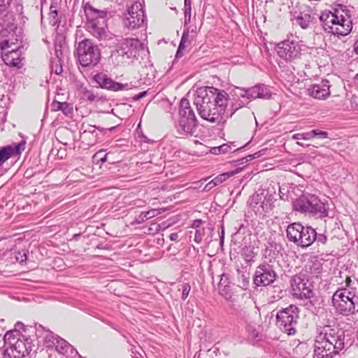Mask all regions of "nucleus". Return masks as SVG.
Returning a JSON list of instances; mask_svg holds the SVG:
<instances>
[{"instance_id": "13", "label": "nucleus", "mask_w": 358, "mask_h": 358, "mask_svg": "<svg viewBox=\"0 0 358 358\" xmlns=\"http://www.w3.org/2000/svg\"><path fill=\"white\" fill-rule=\"evenodd\" d=\"M324 343L329 344L336 350V354L344 348V335L343 332L336 331L333 329H328L324 333L320 334L317 337Z\"/></svg>"}, {"instance_id": "12", "label": "nucleus", "mask_w": 358, "mask_h": 358, "mask_svg": "<svg viewBox=\"0 0 358 358\" xmlns=\"http://www.w3.org/2000/svg\"><path fill=\"white\" fill-rule=\"evenodd\" d=\"M275 50L278 55L286 62H292L301 55L300 45L293 41L287 40L279 43L275 47Z\"/></svg>"}, {"instance_id": "40", "label": "nucleus", "mask_w": 358, "mask_h": 358, "mask_svg": "<svg viewBox=\"0 0 358 358\" xmlns=\"http://www.w3.org/2000/svg\"><path fill=\"white\" fill-rule=\"evenodd\" d=\"M351 107L354 110H358V96L353 95L350 99Z\"/></svg>"}, {"instance_id": "7", "label": "nucleus", "mask_w": 358, "mask_h": 358, "mask_svg": "<svg viewBox=\"0 0 358 358\" xmlns=\"http://www.w3.org/2000/svg\"><path fill=\"white\" fill-rule=\"evenodd\" d=\"M123 23L129 29H139L146 24L144 6L141 2L135 1L128 7L124 14Z\"/></svg>"}, {"instance_id": "9", "label": "nucleus", "mask_w": 358, "mask_h": 358, "mask_svg": "<svg viewBox=\"0 0 358 358\" xmlns=\"http://www.w3.org/2000/svg\"><path fill=\"white\" fill-rule=\"evenodd\" d=\"M350 292L346 290H338L332 296V303L335 309L341 314L348 315L353 313L358 297L350 296Z\"/></svg>"}, {"instance_id": "55", "label": "nucleus", "mask_w": 358, "mask_h": 358, "mask_svg": "<svg viewBox=\"0 0 358 358\" xmlns=\"http://www.w3.org/2000/svg\"><path fill=\"white\" fill-rule=\"evenodd\" d=\"M136 358H138V357H136Z\"/></svg>"}, {"instance_id": "37", "label": "nucleus", "mask_w": 358, "mask_h": 358, "mask_svg": "<svg viewBox=\"0 0 358 358\" xmlns=\"http://www.w3.org/2000/svg\"><path fill=\"white\" fill-rule=\"evenodd\" d=\"M190 289H191V286L189 283H183L181 285L182 299L183 300H185L187 298L189 293L190 292Z\"/></svg>"}, {"instance_id": "24", "label": "nucleus", "mask_w": 358, "mask_h": 358, "mask_svg": "<svg viewBox=\"0 0 358 358\" xmlns=\"http://www.w3.org/2000/svg\"><path fill=\"white\" fill-rule=\"evenodd\" d=\"M53 348H55V349L62 354H66L69 352V350H72V346L59 336Z\"/></svg>"}, {"instance_id": "6", "label": "nucleus", "mask_w": 358, "mask_h": 358, "mask_svg": "<svg viewBox=\"0 0 358 358\" xmlns=\"http://www.w3.org/2000/svg\"><path fill=\"white\" fill-rule=\"evenodd\" d=\"M343 89L342 82L331 84L329 80H322L320 83L310 85L307 88V92L309 96L314 99H326L330 95L338 96Z\"/></svg>"}, {"instance_id": "14", "label": "nucleus", "mask_w": 358, "mask_h": 358, "mask_svg": "<svg viewBox=\"0 0 358 358\" xmlns=\"http://www.w3.org/2000/svg\"><path fill=\"white\" fill-rule=\"evenodd\" d=\"M94 80L101 88L109 90L114 92L125 90L129 89L128 84H122L114 81L106 74L98 73L94 76Z\"/></svg>"}, {"instance_id": "11", "label": "nucleus", "mask_w": 358, "mask_h": 358, "mask_svg": "<svg viewBox=\"0 0 358 358\" xmlns=\"http://www.w3.org/2000/svg\"><path fill=\"white\" fill-rule=\"evenodd\" d=\"M293 295L297 299H309L313 296V285L309 282L306 274L295 275L291 280Z\"/></svg>"}, {"instance_id": "34", "label": "nucleus", "mask_w": 358, "mask_h": 358, "mask_svg": "<svg viewBox=\"0 0 358 358\" xmlns=\"http://www.w3.org/2000/svg\"><path fill=\"white\" fill-rule=\"evenodd\" d=\"M312 134H311V131H308V132H305V133H298V134H295L292 136V138L294 139V140H300V139H303V140H310L312 139Z\"/></svg>"}, {"instance_id": "35", "label": "nucleus", "mask_w": 358, "mask_h": 358, "mask_svg": "<svg viewBox=\"0 0 358 358\" xmlns=\"http://www.w3.org/2000/svg\"><path fill=\"white\" fill-rule=\"evenodd\" d=\"M155 216V210H151L146 212H143L139 216L140 221H146L151 217Z\"/></svg>"}, {"instance_id": "28", "label": "nucleus", "mask_w": 358, "mask_h": 358, "mask_svg": "<svg viewBox=\"0 0 358 358\" xmlns=\"http://www.w3.org/2000/svg\"><path fill=\"white\" fill-rule=\"evenodd\" d=\"M257 317H258L257 312L255 309L249 313L245 311L243 315V319L248 327H251V325L255 322V319Z\"/></svg>"}, {"instance_id": "39", "label": "nucleus", "mask_w": 358, "mask_h": 358, "mask_svg": "<svg viewBox=\"0 0 358 358\" xmlns=\"http://www.w3.org/2000/svg\"><path fill=\"white\" fill-rule=\"evenodd\" d=\"M11 0H0V11H5L10 4Z\"/></svg>"}, {"instance_id": "18", "label": "nucleus", "mask_w": 358, "mask_h": 358, "mask_svg": "<svg viewBox=\"0 0 358 358\" xmlns=\"http://www.w3.org/2000/svg\"><path fill=\"white\" fill-rule=\"evenodd\" d=\"M275 280V273L268 269L258 268L254 278V282L257 286H266L273 282Z\"/></svg>"}, {"instance_id": "33", "label": "nucleus", "mask_w": 358, "mask_h": 358, "mask_svg": "<svg viewBox=\"0 0 358 358\" xmlns=\"http://www.w3.org/2000/svg\"><path fill=\"white\" fill-rule=\"evenodd\" d=\"M107 156L108 154H106L102 150H100L93 156V161L94 162H96L97 164H103L106 162Z\"/></svg>"}, {"instance_id": "38", "label": "nucleus", "mask_w": 358, "mask_h": 358, "mask_svg": "<svg viewBox=\"0 0 358 358\" xmlns=\"http://www.w3.org/2000/svg\"><path fill=\"white\" fill-rule=\"evenodd\" d=\"M62 44L61 42L59 43H56L55 44V55L57 57V59L61 60V57L62 56Z\"/></svg>"}, {"instance_id": "27", "label": "nucleus", "mask_w": 358, "mask_h": 358, "mask_svg": "<svg viewBox=\"0 0 358 358\" xmlns=\"http://www.w3.org/2000/svg\"><path fill=\"white\" fill-rule=\"evenodd\" d=\"M92 34L99 38L102 39L106 36V31L103 27H98L95 23H91L89 27Z\"/></svg>"}, {"instance_id": "3", "label": "nucleus", "mask_w": 358, "mask_h": 358, "mask_svg": "<svg viewBox=\"0 0 358 358\" xmlns=\"http://www.w3.org/2000/svg\"><path fill=\"white\" fill-rule=\"evenodd\" d=\"M76 54L80 64L85 67H94L101 59V50L90 39H83L78 43Z\"/></svg>"}, {"instance_id": "48", "label": "nucleus", "mask_w": 358, "mask_h": 358, "mask_svg": "<svg viewBox=\"0 0 358 358\" xmlns=\"http://www.w3.org/2000/svg\"><path fill=\"white\" fill-rule=\"evenodd\" d=\"M345 282V285L346 286H350V283L352 282L350 277V276H347Z\"/></svg>"}, {"instance_id": "26", "label": "nucleus", "mask_w": 358, "mask_h": 358, "mask_svg": "<svg viewBox=\"0 0 358 358\" xmlns=\"http://www.w3.org/2000/svg\"><path fill=\"white\" fill-rule=\"evenodd\" d=\"M10 331H17L19 334L26 335L27 333L36 331V327L32 326L25 327L23 323L17 322L15 325V329Z\"/></svg>"}, {"instance_id": "45", "label": "nucleus", "mask_w": 358, "mask_h": 358, "mask_svg": "<svg viewBox=\"0 0 358 358\" xmlns=\"http://www.w3.org/2000/svg\"><path fill=\"white\" fill-rule=\"evenodd\" d=\"M50 15L55 14V16H57L58 12H57V10L56 8V6H54L53 5H51L50 8Z\"/></svg>"}, {"instance_id": "16", "label": "nucleus", "mask_w": 358, "mask_h": 358, "mask_svg": "<svg viewBox=\"0 0 358 358\" xmlns=\"http://www.w3.org/2000/svg\"><path fill=\"white\" fill-rule=\"evenodd\" d=\"M336 355V350H334V347L324 343L317 338L315 343L314 358H333Z\"/></svg>"}, {"instance_id": "23", "label": "nucleus", "mask_w": 358, "mask_h": 358, "mask_svg": "<svg viewBox=\"0 0 358 358\" xmlns=\"http://www.w3.org/2000/svg\"><path fill=\"white\" fill-rule=\"evenodd\" d=\"M321 269V265L319 262L315 261V262H308L305 266V270L306 274H313V275H315L317 277L318 274L320 273V271Z\"/></svg>"}, {"instance_id": "22", "label": "nucleus", "mask_w": 358, "mask_h": 358, "mask_svg": "<svg viewBox=\"0 0 358 358\" xmlns=\"http://www.w3.org/2000/svg\"><path fill=\"white\" fill-rule=\"evenodd\" d=\"M243 171V168L238 167L234 171H229L227 173H221L215 177L211 181H210L206 186H210V188L219 185L223 182L226 181L230 177L235 176L237 173H241Z\"/></svg>"}, {"instance_id": "10", "label": "nucleus", "mask_w": 358, "mask_h": 358, "mask_svg": "<svg viewBox=\"0 0 358 358\" xmlns=\"http://www.w3.org/2000/svg\"><path fill=\"white\" fill-rule=\"evenodd\" d=\"M142 46V43L136 38L123 39L117 44L112 56L117 55L127 59L137 58L139 51L143 49Z\"/></svg>"}, {"instance_id": "4", "label": "nucleus", "mask_w": 358, "mask_h": 358, "mask_svg": "<svg viewBox=\"0 0 358 358\" xmlns=\"http://www.w3.org/2000/svg\"><path fill=\"white\" fill-rule=\"evenodd\" d=\"M196 127V119L187 99H182L180 103L178 131L182 136L192 135Z\"/></svg>"}, {"instance_id": "42", "label": "nucleus", "mask_w": 358, "mask_h": 358, "mask_svg": "<svg viewBox=\"0 0 358 358\" xmlns=\"http://www.w3.org/2000/svg\"><path fill=\"white\" fill-rule=\"evenodd\" d=\"M23 254L21 255V252H19L18 255L21 256V257H19L18 256L16 257V259L17 261H19L20 263H23L25 262L27 259V252L24 251H22Z\"/></svg>"}, {"instance_id": "32", "label": "nucleus", "mask_w": 358, "mask_h": 358, "mask_svg": "<svg viewBox=\"0 0 358 358\" xmlns=\"http://www.w3.org/2000/svg\"><path fill=\"white\" fill-rule=\"evenodd\" d=\"M51 73H54L56 75H59L62 73L63 69L62 66L60 63V60L57 59V61H51V66H50Z\"/></svg>"}, {"instance_id": "25", "label": "nucleus", "mask_w": 358, "mask_h": 358, "mask_svg": "<svg viewBox=\"0 0 358 358\" xmlns=\"http://www.w3.org/2000/svg\"><path fill=\"white\" fill-rule=\"evenodd\" d=\"M54 107L55 110H62L66 116H70L73 113V107L67 102H56Z\"/></svg>"}, {"instance_id": "19", "label": "nucleus", "mask_w": 358, "mask_h": 358, "mask_svg": "<svg viewBox=\"0 0 358 358\" xmlns=\"http://www.w3.org/2000/svg\"><path fill=\"white\" fill-rule=\"evenodd\" d=\"M36 336L38 338H43L44 343L48 348H53L59 336L48 329H45L42 325L36 327Z\"/></svg>"}, {"instance_id": "49", "label": "nucleus", "mask_w": 358, "mask_h": 358, "mask_svg": "<svg viewBox=\"0 0 358 358\" xmlns=\"http://www.w3.org/2000/svg\"><path fill=\"white\" fill-rule=\"evenodd\" d=\"M355 83L357 89L358 90V74L355 78Z\"/></svg>"}, {"instance_id": "17", "label": "nucleus", "mask_w": 358, "mask_h": 358, "mask_svg": "<svg viewBox=\"0 0 358 358\" xmlns=\"http://www.w3.org/2000/svg\"><path fill=\"white\" fill-rule=\"evenodd\" d=\"M24 150V144L20 143L8 145L0 148V167L10 157L17 155Z\"/></svg>"}, {"instance_id": "5", "label": "nucleus", "mask_w": 358, "mask_h": 358, "mask_svg": "<svg viewBox=\"0 0 358 358\" xmlns=\"http://www.w3.org/2000/svg\"><path fill=\"white\" fill-rule=\"evenodd\" d=\"M0 50L2 59L6 65L17 69L22 67L23 46L16 45L13 41H10V38H6L0 41Z\"/></svg>"}, {"instance_id": "29", "label": "nucleus", "mask_w": 358, "mask_h": 358, "mask_svg": "<svg viewBox=\"0 0 358 358\" xmlns=\"http://www.w3.org/2000/svg\"><path fill=\"white\" fill-rule=\"evenodd\" d=\"M2 29H0V34L2 37H9L10 35L13 36L14 29L16 28L15 25L13 23H8L4 27L3 25H1Z\"/></svg>"}, {"instance_id": "54", "label": "nucleus", "mask_w": 358, "mask_h": 358, "mask_svg": "<svg viewBox=\"0 0 358 358\" xmlns=\"http://www.w3.org/2000/svg\"><path fill=\"white\" fill-rule=\"evenodd\" d=\"M45 0H41V3H43V1H45Z\"/></svg>"}, {"instance_id": "20", "label": "nucleus", "mask_w": 358, "mask_h": 358, "mask_svg": "<svg viewBox=\"0 0 358 358\" xmlns=\"http://www.w3.org/2000/svg\"><path fill=\"white\" fill-rule=\"evenodd\" d=\"M316 239V232L310 227L305 228L301 233L298 245L302 248H306L312 245Z\"/></svg>"}, {"instance_id": "41", "label": "nucleus", "mask_w": 358, "mask_h": 358, "mask_svg": "<svg viewBox=\"0 0 358 358\" xmlns=\"http://www.w3.org/2000/svg\"><path fill=\"white\" fill-rule=\"evenodd\" d=\"M259 91H260V88L258 87H255L252 88V90H251L252 96H253L255 98H262V96L260 94Z\"/></svg>"}, {"instance_id": "47", "label": "nucleus", "mask_w": 358, "mask_h": 358, "mask_svg": "<svg viewBox=\"0 0 358 358\" xmlns=\"http://www.w3.org/2000/svg\"><path fill=\"white\" fill-rule=\"evenodd\" d=\"M169 238L171 240V241H177L178 238V235L177 233H172L170 234L169 236Z\"/></svg>"}, {"instance_id": "2", "label": "nucleus", "mask_w": 358, "mask_h": 358, "mask_svg": "<svg viewBox=\"0 0 358 358\" xmlns=\"http://www.w3.org/2000/svg\"><path fill=\"white\" fill-rule=\"evenodd\" d=\"M320 20L326 31L334 35L347 36L352 29V21L347 12L341 6L325 10L320 15Z\"/></svg>"}, {"instance_id": "53", "label": "nucleus", "mask_w": 358, "mask_h": 358, "mask_svg": "<svg viewBox=\"0 0 358 358\" xmlns=\"http://www.w3.org/2000/svg\"><path fill=\"white\" fill-rule=\"evenodd\" d=\"M91 127H92L94 129L93 131H91L92 133H93L94 131V130H95V127L94 126H91Z\"/></svg>"}, {"instance_id": "15", "label": "nucleus", "mask_w": 358, "mask_h": 358, "mask_svg": "<svg viewBox=\"0 0 358 358\" xmlns=\"http://www.w3.org/2000/svg\"><path fill=\"white\" fill-rule=\"evenodd\" d=\"M320 201L312 196L310 199L302 197L296 199L294 203V209L303 213H315L318 210Z\"/></svg>"}, {"instance_id": "50", "label": "nucleus", "mask_w": 358, "mask_h": 358, "mask_svg": "<svg viewBox=\"0 0 358 358\" xmlns=\"http://www.w3.org/2000/svg\"><path fill=\"white\" fill-rule=\"evenodd\" d=\"M355 51L358 54V42L355 44Z\"/></svg>"}, {"instance_id": "1", "label": "nucleus", "mask_w": 358, "mask_h": 358, "mask_svg": "<svg viewBox=\"0 0 358 358\" xmlns=\"http://www.w3.org/2000/svg\"><path fill=\"white\" fill-rule=\"evenodd\" d=\"M229 95L213 87L198 88L194 103L201 118L210 122L218 121L225 111Z\"/></svg>"}, {"instance_id": "46", "label": "nucleus", "mask_w": 358, "mask_h": 358, "mask_svg": "<svg viewBox=\"0 0 358 358\" xmlns=\"http://www.w3.org/2000/svg\"><path fill=\"white\" fill-rule=\"evenodd\" d=\"M50 16L52 17L50 22H52L53 25L56 24L58 22L57 16H55V14L50 15Z\"/></svg>"}, {"instance_id": "52", "label": "nucleus", "mask_w": 358, "mask_h": 358, "mask_svg": "<svg viewBox=\"0 0 358 358\" xmlns=\"http://www.w3.org/2000/svg\"><path fill=\"white\" fill-rule=\"evenodd\" d=\"M238 108V107H237V108H236L234 109V112H232V113H231V116H232V115H233V114H234L235 111H236Z\"/></svg>"}, {"instance_id": "43", "label": "nucleus", "mask_w": 358, "mask_h": 358, "mask_svg": "<svg viewBox=\"0 0 358 358\" xmlns=\"http://www.w3.org/2000/svg\"><path fill=\"white\" fill-rule=\"evenodd\" d=\"M146 94H147V91L141 92L138 93V94L135 95L133 97V99L134 101H138V100L141 99V98L144 97Z\"/></svg>"}, {"instance_id": "30", "label": "nucleus", "mask_w": 358, "mask_h": 358, "mask_svg": "<svg viewBox=\"0 0 358 358\" xmlns=\"http://www.w3.org/2000/svg\"><path fill=\"white\" fill-rule=\"evenodd\" d=\"M189 35L188 32H185L182 34L180 43L178 47V54L181 52L185 48L189 46L191 43V41L189 38Z\"/></svg>"}, {"instance_id": "36", "label": "nucleus", "mask_w": 358, "mask_h": 358, "mask_svg": "<svg viewBox=\"0 0 358 358\" xmlns=\"http://www.w3.org/2000/svg\"><path fill=\"white\" fill-rule=\"evenodd\" d=\"M312 139L318 137L320 138H327L328 133L327 131H321L319 129L311 130Z\"/></svg>"}, {"instance_id": "51", "label": "nucleus", "mask_w": 358, "mask_h": 358, "mask_svg": "<svg viewBox=\"0 0 358 358\" xmlns=\"http://www.w3.org/2000/svg\"><path fill=\"white\" fill-rule=\"evenodd\" d=\"M201 222V220H196L194 223V225L196 227H198Z\"/></svg>"}, {"instance_id": "31", "label": "nucleus", "mask_w": 358, "mask_h": 358, "mask_svg": "<svg viewBox=\"0 0 358 358\" xmlns=\"http://www.w3.org/2000/svg\"><path fill=\"white\" fill-rule=\"evenodd\" d=\"M83 99L90 101V102H96L99 101V97L98 94H95L92 90H85L83 92Z\"/></svg>"}, {"instance_id": "44", "label": "nucleus", "mask_w": 358, "mask_h": 358, "mask_svg": "<svg viewBox=\"0 0 358 358\" xmlns=\"http://www.w3.org/2000/svg\"><path fill=\"white\" fill-rule=\"evenodd\" d=\"M185 12L187 10L190 13L191 11V0H185Z\"/></svg>"}, {"instance_id": "8", "label": "nucleus", "mask_w": 358, "mask_h": 358, "mask_svg": "<svg viewBox=\"0 0 358 358\" xmlns=\"http://www.w3.org/2000/svg\"><path fill=\"white\" fill-rule=\"evenodd\" d=\"M298 308L294 305L283 308L276 315L277 325L282 331L292 335L296 333Z\"/></svg>"}, {"instance_id": "21", "label": "nucleus", "mask_w": 358, "mask_h": 358, "mask_svg": "<svg viewBox=\"0 0 358 358\" xmlns=\"http://www.w3.org/2000/svg\"><path fill=\"white\" fill-rule=\"evenodd\" d=\"M302 230H303V226L299 223L289 224L287 229L288 239L298 245Z\"/></svg>"}]
</instances>
